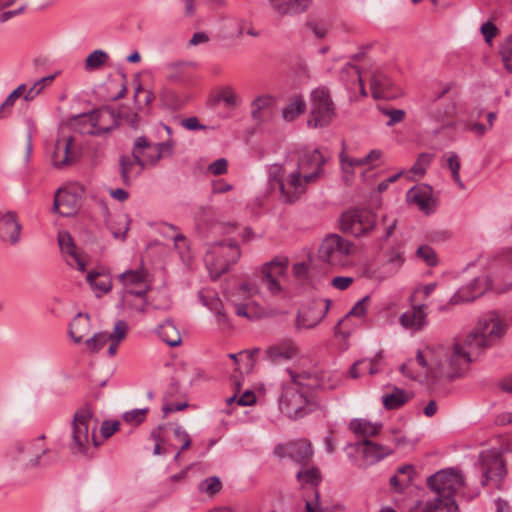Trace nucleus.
<instances>
[{"mask_svg":"<svg viewBox=\"0 0 512 512\" xmlns=\"http://www.w3.org/2000/svg\"><path fill=\"white\" fill-rule=\"evenodd\" d=\"M500 55L503 62H511L512 60V34L500 47Z\"/></svg>","mask_w":512,"mask_h":512,"instance_id":"58","label":"nucleus"},{"mask_svg":"<svg viewBox=\"0 0 512 512\" xmlns=\"http://www.w3.org/2000/svg\"><path fill=\"white\" fill-rule=\"evenodd\" d=\"M299 350L291 340H283L269 346L264 353V360L272 364H281L298 356Z\"/></svg>","mask_w":512,"mask_h":512,"instance_id":"18","label":"nucleus"},{"mask_svg":"<svg viewBox=\"0 0 512 512\" xmlns=\"http://www.w3.org/2000/svg\"><path fill=\"white\" fill-rule=\"evenodd\" d=\"M482 485H492L500 488L501 481L507 473L506 465L501 456L493 451L481 455Z\"/></svg>","mask_w":512,"mask_h":512,"instance_id":"13","label":"nucleus"},{"mask_svg":"<svg viewBox=\"0 0 512 512\" xmlns=\"http://www.w3.org/2000/svg\"><path fill=\"white\" fill-rule=\"evenodd\" d=\"M175 438L182 443L181 451L188 449L191 445V439L189 434L180 426L174 430Z\"/></svg>","mask_w":512,"mask_h":512,"instance_id":"57","label":"nucleus"},{"mask_svg":"<svg viewBox=\"0 0 512 512\" xmlns=\"http://www.w3.org/2000/svg\"><path fill=\"white\" fill-rule=\"evenodd\" d=\"M18 450L19 453L23 454V457H21L19 460H21L24 465L35 467L40 464L41 455L34 453L33 447L31 445L19 446Z\"/></svg>","mask_w":512,"mask_h":512,"instance_id":"45","label":"nucleus"},{"mask_svg":"<svg viewBox=\"0 0 512 512\" xmlns=\"http://www.w3.org/2000/svg\"><path fill=\"white\" fill-rule=\"evenodd\" d=\"M478 280L474 279L467 287L459 289L450 299L451 304H459L463 302H470L475 300L477 297H479L482 292L479 291L476 294L470 295L468 292L470 289H474V287L477 285Z\"/></svg>","mask_w":512,"mask_h":512,"instance_id":"40","label":"nucleus"},{"mask_svg":"<svg viewBox=\"0 0 512 512\" xmlns=\"http://www.w3.org/2000/svg\"><path fill=\"white\" fill-rule=\"evenodd\" d=\"M93 412L88 405L78 408L71 421V434L68 448L73 455L91 457L89 450L91 443L97 447L95 439L96 424L92 421Z\"/></svg>","mask_w":512,"mask_h":512,"instance_id":"4","label":"nucleus"},{"mask_svg":"<svg viewBox=\"0 0 512 512\" xmlns=\"http://www.w3.org/2000/svg\"><path fill=\"white\" fill-rule=\"evenodd\" d=\"M263 284L267 287V289L271 292V294L276 295L281 291V286L279 284V278L274 277H263L261 276Z\"/></svg>","mask_w":512,"mask_h":512,"instance_id":"61","label":"nucleus"},{"mask_svg":"<svg viewBox=\"0 0 512 512\" xmlns=\"http://www.w3.org/2000/svg\"><path fill=\"white\" fill-rule=\"evenodd\" d=\"M307 26L319 39L324 38L327 34V27L322 23H319L317 21H309L307 23Z\"/></svg>","mask_w":512,"mask_h":512,"instance_id":"63","label":"nucleus"},{"mask_svg":"<svg viewBox=\"0 0 512 512\" xmlns=\"http://www.w3.org/2000/svg\"><path fill=\"white\" fill-rule=\"evenodd\" d=\"M58 244L61 251L67 256L71 257L72 261L68 260V264L71 266H75L78 270H85V262L81 258V256L77 253L76 247L74 245L73 239L69 232L60 231L58 233Z\"/></svg>","mask_w":512,"mask_h":512,"instance_id":"24","label":"nucleus"},{"mask_svg":"<svg viewBox=\"0 0 512 512\" xmlns=\"http://www.w3.org/2000/svg\"><path fill=\"white\" fill-rule=\"evenodd\" d=\"M108 341V333L98 332L86 339L85 346L90 353H96L101 350Z\"/></svg>","mask_w":512,"mask_h":512,"instance_id":"42","label":"nucleus"},{"mask_svg":"<svg viewBox=\"0 0 512 512\" xmlns=\"http://www.w3.org/2000/svg\"><path fill=\"white\" fill-rule=\"evenodd\" d=\"M411 398V393L393 386L390 392L382 396V403L387 410H395L401 408Z\"/></svg>","mask_w":512,"mask_h":512,"instance_id":"27","label":"nucleus"},{"mask_svg":"<svg viewBox=\"0 0 512 512\" xmlns=\"http://www.w3.org/2000/svg\"><path fill=\"white\" fill-rule=\"evenodd\" d=\"M425 308L424 304L413 305L411 310L401 314L399 321L402 327L412 332L422 330L428 324Z\"/></svg>","mask_w":512,"mask_h":512,"instance_id":"23","label":"nucleus"},{"mask_svg":"<svg viewBox=\"0 0 512 512\" xmlns=\"http://www.w3.org/2000/svg\"><path fill=\"white\" fill-rule=\"evenodd\" d=\"M447 166L450 169L452 173V178L455 181V183L459 186L461 189H465L464 183L461 181L460 178V161L458 158V155L455 152H449L447 154Z\"/></svg>","mask_w":512,"mask_h":512,"instance_id":"44","label":"nucleus"},{"mask_svg":"<svg viewBox=\"0 0 512 512\" xmlns=\"http://www.w3.org/2000/svg\"><path fill=\"white\" fill-rule=\"evenodd\" d=\"M241 252L235 241L219 242L207 251L204 261L210 276L216 280L228 269L230 264L238 261Z\"/></svg>","mask_w":512,"mask_h":512,"instance_id":"6","label":"nucleus"},{"mask_svg":"<svg viewBox=\"0 0 512 512\" xmlns=\"http://www.w3.org/2000/svg\"><path fill=\"white\" fill-rule=\"evenodd\" d=\"M416 254L419 258H421L428 266H435L438 263L437 255L433 248L430 246L424 245L420 246Z\"/></svg>","mask_w":512,"mask_h":512,"instance_id":"48","label":"nucleus"},{"mask_svg":"<svg viewBox=\"0 0 512 512\" xmlns=\"http://www.w3.org/2000/svg\"><path fill=\"white\" fill-rule=\"evenodd\" d=\"M120 423L118 421H104L101 426V434L104 438H109L119 430Z\"/></svg>","mask_w":512,"mask_h":512,"instance_id":"59","label":"nucleus"},{"mask_svg":"<svg viewBox=\"0 0 512 512\" xmlns=\"http://www.w3.org/2000/svg\"><path fill=\"white\" fill-rule=\"evenodd\" d=\"M116 223L119 227H114L112 224L110 225V230L115 238L125 239L126 233L129 230V220L126 215L120 216L117 218Z\"/></svg>","mask_w":512,"mask_h":512,"instance_id":"50","label":"nucleus"},{"mask_svg":"<svg viewBox=\"0 0 512 512\" xmlns=\"http://www.w3.org/2000/svg\"><path fill=\"white\" fill-rule=\"evenodd\" d=\"M439 508H443V499L436 496L433 500L426 502L418 501L413 510L414 512H435Z\"/></svg>","mask_w":512,"mask_h":512,"instance_id":"46","label":"nucleus"},{"mask_svg":"<svg viewBox=\"0 0 512 512\" xmlns=\"http://www.w3.org/2000/svg\"><path fill=\"white\" fill-rule=\"evenodd\" d=\"M26 91V85H19L9 96L5 99V101L0 105V119L6 117L10 114L11 108L14 106L16 99L21 97Z\"/></svg>","mask_w":512,"mask_h":512,"instance_id":"41","label":"nucleus"},{"mask_svg":"<svg viewBox=\"0 0 512 512\" xmlns=\"http://www.w3.org/2000/svg\"><path fill=\"white\" fill-rule=\"evenodd\" d=\"M280 199L283 203L294 204L307 192L309 185L314 184L311 177L303 176L294 169L277 181Z\"/></svg>","mask_w":512,"mask_h":512,"instance_id":"11","label":"nucleus"},{"mask_svg":"<svg viewBox=\"0 0 512 512\" xmlns=\"http://www.w3.org/2000/svg\"><path fill=\"white\" fill-rule=\"evenodd\" d=\"M382 151L379 149L371 150L365 157L364 162L366 166L373 168L379 165V161L382 157Z\"/></svg>","mask_w":512,"mask_h":512,"instance_id":"60","label":"nucleus"},{"mask_svg":"<svg viewBox=\"0 0 512 512\" xmlns=\"http://www.w3.org/2000/svg\"><path fill=\"white\" fill-rule=\"evenodd\" d=\"M326 158L319 149L305 152L301 154L297 161L295 171L303 175L311 177V181L316 183L324 175V165Z\"/></svg>","mask_w":512,"mask_h":512,"instance_id":"14","label":"nucleus"},{"mask_svg":"<svg viewBox=\"0 0 512 512\" xmlns=\"http://www.w3.org/2000/svg\"><path fill=\"white\" fill-rule=\"evenodd\" d=\"M159 337L169 346L174 347L181 343V336L174 324L167 320L157 328Z\"/></svg>","mask_w":512,"mask_h":512,"instance_id":"32","label":"nucleus"},{"mask_svg":"<svg viewBox=\"0 0 512 512\" xmlns=\"http://www.w3.org/2000/svg\"><path fill=\"white\" fill-rule=\"evenodd\" d=\"M356 450L362 454L365 464L372 465L393 453V450L385 445L364 439L355 444Z\"/></svg>","mask_w":512,"mask_h":512,"instance_id":"21","label":"nucleus"},{"mask_svg":"<svg viewBox=\"0 0 512 512\" xmlns=\"http://www.w3.org/2000/svg\"><path fill=\"white\" fill-rule=\"evenodd\" d=\"M403 263L404 258L402 252L392 249L386 263L383 265V269L387 270V276H392L399 271Z\"/></svg>","mask_w":512,"mask_h":512,"instance_id":"39","label":"nucleus"},{"mask_svg":"<svg viewBox=\"0 0 512 512\" xmlns=\"http://www.w3.org/2000/svg\"><path fill=\"white\" fill-rule=\"evenodd\" d=\"M235 313L240 317H245L249 320L256 319V312L251 309V303H235Z\"/></svg>","mask_w":512,"mask_h":512,"instance_id":"53","label":"nucleus"},{"mask_svg":"<svg viewBox=\"0 0 512 512\" xmlns=\"http://www.w3.org/2000/svg\"><path fill=\"white\" fill-rule=\"evenodd\" d=\"M296 477L298 482L302 486H317L322 480L321 472L316 467H311L309 469H301L298 471Z\"/></svg>","mask_w":512,"mask_h":512,"instance_id":"36","label":"nucleus"},{"mask_svg":"<svg viewBox=\"0 0 512 512\" xmlns=\"http://www.w3.org/2000/svg\"><path fill=\"white\" fill-rule=\"evenodd\" d=\"M80 207L79 196L68 190L59 189L54 199V210L60 215L69 217L76 214Z\"/></svg>","mask_w":512,"mask_h":512,"instance_id":"22","label":"nucleus"},{"mask_svg":"<svg viewBox=\"0 0 512 512\" xmlns=\"http://www.w3.org/2000/svg\"><path fill=\"white\" fill-rule=\"evenodd\" d=\"M409 196L413 200L414 203L418 205V207L423 211H428L430 209V204L432 199L426 193H422L419 190L411 189L409 191Z\"/></svg>","mask_w":512,"mask_h":512,"instance_id":"47","label":"nucleus"},{"mask_svg":"<svg viewBox=\"0 0 512 512\" xmlns=\"http://www.w3.org/2000/svg\"><path fill=\"white\" fill-rule=\"evenodd\" d=\"M306 110V103L301 95L291 98L290 102L282 111V118L286 122H292Z\"/></svg>","mask_w":512,"mask_h":512,"instance_id":"31","label":"nucleus"},{"mask_svg":"<svg viewBox=\"0 0 512 512\" xmlns=\"http://www.w3.org/2000/svg\"><path fill=\"white\" fill-rule=\"evenodd\" d=\"M274 104V98L270 95L257 97L251 104V116L256 121L262 120L261 112Z\"/></svg>","mask_w":512,"mask_h":512,"instance_id":"37","label":"nucleus"},{"mask_svg":"<svg viewBox=\"0 0 512 512\" xmlns=\"http://www.w3.org/2000/svg\"><path fill=\"white\" fill-rule=\"evenodd\" d=\"M353 283V278L337 276L332 279L331 284L334 288L338 290H345Z\"/></svg>","mask_w":512,"mask_h":512,"instance_id":"64","label":"nucleus"},{"mask_svg":"<svg viewBox=\"0 0 512 512\" xmlns=\"http://www.w3.org/2000/svg\"><path fill=\"white\" fill-rule=\"evenodd\" d=\"M291 383L283 385L279 396L280 411L291 419L301 418L312 410L313 403L306 389L317 386L318 381L309 372L295 373L288 369Z\"/></svg>","mask_w":512,"mask_h":512,"instance_id":"2","label":"nucleus"},{"mask_svg":"<svg viewBox=\"0 0 512 512\" xmlns=\"http://www.w3.org/2000/svg\"><path fill=\"white\" fill-rule=\"evenodd\" d=\"M109 60V54L102 50L97 49L90 53L84 61V69L86 71H95L101 69Z\"/></svg>","mask_w":512,"mask_h":512,"instance_id":"34","label":"nucleus"},{"mask_svg":"<svg viewBox=\"0 0 512 512\" xmlns=\"http://www.w3.org/2000/svg\"><path fill=\"white\" fill-rule=\"evenodd\" d=\"M287 266L288 260L286 258H275L263 266L261 273L263 277L280 278L284 276Z\"/></svg>","mask_w":512,"mask_h":512,"instance_id":"33","label":"nucleus"},{"mask_svg":"<svg viewBox=\"0 0 512 512\" xmlns=\"http://www.w3.org/2000/svg\"><path fill=\"white\" fill-rule=\"evenodd\" d=\"M147 412L148 408L134 409L132 411L125 412L123 420L129 424L139 425L145 420Z\"/></svg>","mask_w":512,"mask_h":512,"instance_id":"49","label":"nucleus"},{"mask_svg":"<svg viewBox=\"0 0 512 512\" xmlns=\"http://www.w3.org/2000/svg\"><path fill=\"white\" fill-rule=\"evenodd\" d=\"M376 224V216L369 210L355 209L342 214L340 228L344 233L361 236L370 232Z\"/></svg>","mask_w":512,"mask_h":512,"instance_id":"12","label":"nucleus"},{"mask_svg":"<svg viewBox=\"0 0 512 512\" xmlns=\"http://www.w3.org/2000/svg\"><path fill=\"white\" fill-rule=\"evenodd\" d=\"M350 430L359 436L367 437L375 436L382 428L380 423H372L366 419H353L349 424Z\"/></svg>","mask_w":512,"mask_h":512,"instance_id":"30","label":"nucleus"},{"mask_svg":"<svg viewBox=\"0 0 512 512\" xmlns=\"http://www.w3.org/2000/svg\"><path fill=\"white\" fill-rule=\"evenodd\" d=\"M434 158L433 154L429 153H421L416 162L410 169V172L416 176L422 177L426 173L427 168L430 166L432 160Z\"/></svg>","mask_w":512,"mask_h":512,"instance_id":"43","label":"nucleus"},{"mask_svg":"<svg viewBox=\"0 0 512 512\" xmlns=\"http://www.w3.org/2000/svg\"><path fill=\"white\" fill-rule=\"evenodd\" d=\"M173 153L174 141L153 143L145 136L136 138L132 147V156L141 169L155 167L162 158L170 157Z\"/></svg>","mask_w":512,"mask_h":512,"instance_id":"7","label":"nucleus"},{"mask_svg":"<svg viewBox=\"0 0 512 512\" xmlns=\"http://www.w3.org/2000/svg\"><path fill=\"white\" fill-rule=\"evenodd\" d=\"M480 30L486 43H490L498 33V28L490 21L483 23Z\"/></svg>","mask_w":512,"mask_h":512,"instance_id":"56","label":"nucleus"},{"mask_svg":"<svg viewBox=\"0 0 512 512\" xmlns=\"http://www.w3.org/2000/svg\"><path fill=\"white\" fill-rule=\"evenodd\" d=\"M128 331V325L123 320H118L115 323L114 330L112 333L108 334L109 340H114L117 342H121L125 339Z\"/></svg>","mask_w":512,"mask_h":512,"instance_id":"51","label":"nucleus"},{"mask_svg":"<svg viewBox=\"0 0 512 512\" xmlns=\"http://www.w3.org/2000/svg\"><path fill=\"white\" fill-rule=\"evenodd\" d=\"M73 143L74 138L71 136L57 138L51 155V162L55 168L63 169L76 162L77 155L72 150Z\"/></svg>","mask_w":512,"mask_h":512,"instance_id":"15","label":"nucleus"},{"mask_svg":"<svg viewBox=\"0 0 512 512\" xmlns=\"http://www.w3.org/2000/svg\"><path fill=\"white\" fill-rule=\"evenodd\" d=\"M341 169L344 174L345 181H350L354 176V168L346 167V163H348V155L342 151L339 155Z\"/></svg>","mask_w":512,"mask_h":512,"instance_id":"62","label":"nucleus"},{"mask_svg":"<svg viewBox=\"0 0 512 512\" xmlns=\"http://www.w3.org/2000/svg\"><path fill=\"white\" fill-rule=\"evenodd\" d=\"M22 225L18 220L17 213L7 211L0 218V239L10 245H16L20 241Z\"/></svg>","mask_w":512,"mask_h":512,"instance_id":"20","label":"nucleus"},{"mask_svg":"<svg viewBox=\"0 0 512 512\" xmlns=\"http://www.w3.org/2000/svg\"><path fill=\"white\" fill-rule=\"evenodd\" d=\"M86 278L96 297H101L103 294L108 293L112 288V281L106 274L88 272Z\"/></svg>","mask_w":512,"mask_h":512,"instance_id":"29","label":"nucleus"},{"mask_svg":"<svg viewBox=\"0 0 512 512\" xmlns=\"http://www.w3.org/2000/svg\"><path fill=\"white\" fill-rule=\"evenodd\" d=\"M228 162L225 158H219L208 166V171L215 175H223L227 172Z\"/></svg>","mask_w":512,"mask_h":512,"instance_id":"55","label":"nucleus"},{"mask_svg":"<svg viewBox=\"0 0 512 512\" xmlns=\"http://www.w3.org/2000/svg\"><path fill=\"white\" fill-rule=\"evenodd\" d=\"M505 332L506 326L497 314L490 313L481 317L463 342L455 340L447 347H440L437 350L448 359V368L438 371L437 375H446L450 378L462 377L472 362L473 355L495 345Z\"/></svg>","mask_w":512,"mask_h":512,"instance_id":"1","label":"nucleus"},{"mask_svg":"<svg viewBox=\"0 0 512 512\" xmlns=\"http://www.w3.org/2000/svg\"><path fill=\"white\" fill-rule=\"evenodd\" d=\"M330 301H315L304 307L297 316L296 326L298 328L311 329L316 327L325 317L329 309Z\"/></svg>","mask_w":512,"mask_h":512,"instance_id":"16","label":"nucleus"},{"mask_svg":"<svg viewBox=\"0 0 512 512\" xmlns=\"http://www.w3.org/2000/svg\"><path fill=\"white\" fill-rule=\"evenodd\" d=\"M119 279L125 287V292L122 296L123 306L132 307L130 298L134 296L140 300V304L135 305V309L144 313L147 305L145 296L150 290L148 272L144 268L127 270L119 275Z\"/></svg>","mask_w":512,"mask_h":512,"instance_id":"8","label":"nucleus"},{"mask_svg":"<svg viewBox=\"0 0 512 512\" xmlns=\"http://www.w3.org/2000/svg\"><path fill=\"white\" fill-rule=\"evenodd\" d=\"M353 252V244L337 234H331L323 239L319 250V258L331 265L344 267L349 264L350 255Z\"/></svg>","mask_w":512,"mask_h":512,"instance_id":"9","label":"nucleus"},{"mask_svg":"<svg viewBox=\"0 0 512 512\" xmlns=\"http://www.w3.org/2000/svg\"><path fill=\"white\" fill-rule=\"evenodd\" d=\"M101 117L102 115L99 111H92L90 113L76 116L73 125L81 134L100 136L110 133L114 126L105 128L98 127Z\"/></svg>","mask_w":512,"mask_h":512,"instance_id":"19","label":"nucleus"},{"mask_svg":"<svg viewBox=\"0 0 512 512\" xmlns=\"http://www.w3.org/2000/svg\"><path fill=\"white\" fill-rule=\"evenodd\" d=\"M447 345H438L436 347H428L424 352L418 351L416 359H409L400 366V372L406 377L416 380L422 374L433 381L442 379L452 380L446 375L438 376L437 372L448 368V359L443 353L437 350Z\"/></svg>","mask_w":512,"mask_h":512,"instance_id":"3","label":"nucleus"},{"mask_svg":"<svg viewBox=\"0 0 512 512\" xmlns=\"http://www.w3.org/2000/svg\"><path fill=\"white\" fill-rule=\"evenodd\" d=\"M273 11L279 16L294 15L304 12L309 0H268Z\"/></svg>","mask_w":512,"mask_h":512,"instance_id":"25","label":"nucleus"},{"mask_svg":"<svg viewBox=\"0 0 512 512\" xmlns=\"http://www.w3.org/2000/svg\"><path fill=\"white\" fill-rule=\"evenodd\" d=\"M427 485L439 498L443 499V508L447 512H457L458 506L454 495L464 485V476L461 471L453 468L441 470L427 479Z\"/></svg>","mask_w":512,"mask_h":512,"instance_id":"5","label":"nucleus"},{"mask_svg":"<svg viewBox=\"0 0 512 512\" xmlns=\"http://www.w3.org/2000/svg\"><path fill=\"white\" fill-rule=\"evenodd\" d=\"M137 165L138 163L133 156L132 158L128 156H122L120 158V175L125 185L131 184L132 176H137L140 174L142 169L134 173V169Z\"/></svg>","mask_w":512,"mask_h":512,"instance_id":"35","label":"nucleus"},{"mask_svg":"<svg viewBox=\"0 0 512 512\" xmlns=\"http://www.w3.org/2000/svg\"><path fill=\"white\" fill-rule=\"evenodd\" d=\"M369 300H370L369 296H365L361 300H359L353 306V308L346 314V316L338 322L337 326L335 327L336 332L337 333L341 332L342 325L346 322V320L350 316H356L359 318L363 317L366 314Z\"/></svg>","mask_w":512,"mask_h":512,"instance_id":"38","label":"nucleus"},{"mask_svg":"<svg viewBox=\"0 0 512 512\" xmlns=\"http://www.w3.org/2000/svg\"><path fill=\"white\" fill-rule=\"evenodd\" d=\"M90 318L79 313L69 325V335L75 343H81L90 331Z\"/></svg>","mask_w":512,"mask_h":512,"instance_id":"28","label":"nucleus"},{"mask_svg":"<svg viewBox=\"0 0 512 512\" xmlns=\"http://www.w3.org/2000/svg\"><path fill=\"white\" fill-rule=\"evenodd\" d=\"M221 482L218 477H210L200 484V490L213 495L220 491Z\"/></svg>","mask_w":512,"mask_h":512,"instance_id":"52","label":"nucleus"},{"mask_svg":"<svg viewBox=\"0 0 512 512\" xmlns=\"http://www.w3.org/2000/svg\"><path fill=\"white\" fill-rule=\"evenodd\" d=\"M382 113L390 118L387 122L389 127L401 122L405 118V111L401 109H382Z\"/></svg>","mask_w":512,"mask_h":512,"instance_id":"54","label":"nucleus"},{"mask_svg":"<svg viewBox=\"0 0 512 512\" xmlns=\"http://www.w3.org/2000/svg\"><path fill=\"white\" fill-rule=\"evenodd\" d=\"M371 95L374 99H395L399 97L402 92L394 88V83L391 79L382 72H375L370 81Z\"/></svg>","mask_w":512,"mask_h":512,"instance_id":"17","label":"nucleus"},{"mask_svg":"<svg viewBox=\"0 0 512 512\" xmlns=\"http://www.w3.org/2000/svg\"><path fill=\"white\" fill-rule=\"evenodd\" d=\"M335 117V106L330 91L325 87H318L311 92V111L308 125L319 128L326 127Z\"/></svg>","mask_w":512,"mask_h":512,"instance_id":"10","label":"nucleus"},{"mask_svg":"<svg viewBox=\"0 0 512 512\" xmlns=\"http://www.w3.org/2000/svg\"><path fill=\"white\" fill-rule=\"evenodd\" d=\"M286 454L296 463H304L308 461L312 455L313 450L310 442L300 439L287 444Z\"/></svg>","mask_w":512,"mask_h":512,"instance_id":"26","label":"nucleus"}]
</instances>
